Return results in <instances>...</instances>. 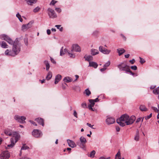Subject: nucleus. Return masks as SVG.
Here are the masks:
<instances>
[{
	"label": "nucleus",
	"mask_w": 159,
	"mask_h": 159,
	"mask_svg": "<svg viewBox=\"0 0 159 159\" xmlns=\"http://www.w3.org/2000/svg\"><path fill=\"white\" fill-rule=\"evenodd\" d=\"M0 38L2 40L6 41L9 44H13L12 51H9L8 49H7L5 52L6 55L14 57L20 52L21 45L18 40V39H16L13 42L10 37L5 34L0 35Z\"/></svg>",
	"instance_id": "1"
},
{
	"label": "nucleus",
	"mask_w": 159,
	"mask_h": 159,
	"mask_svg": "<svg viewBox=\"0 0 159 159\" xmlns=\"http://www.w3.org/2000/svg\"><path fill=\"white\" fill-rule=\"evenodd\" d=\"M4 133L7 135H11L12 136V137L11 139V144L7 145V147L8 148H11L13 147L15 143L19 139L20 135L17 132H13L12 134H11L10 131L8 130H5Z\"/></svg>",
	"instance_id": "2"
},
{
	"label": "nucleus",
	"mask_w": 159,
	"mask_h": 159,
	"mask_svg": "<svg viewBox=\"0 0 159 159\" xmlns=\"http://www.w3.org/2000/svg\"><path fill=\"white\" fill-rule=\"evenodd\" d=\"M117 67L120 71H125L126 73L127 71H129V67L125 62L120 63L117 65Z\"/></svg>",
	"instance_id": "3"
},
{
	"label": "nucleus",
	"mask_w": 159,
	"mask_h": 159,
	"mask_svg": "<svg viewBox=\"0 0 159 159\" xmlns=\"http://www.w3.org/2000/svg\"><path fill=\"white\" fill-rule=\"evenodd\" d=\"M80 142H77V145L81 148L84 150L86 149V143L87 142L85 138L83 136H81L80 138Z\"/></svg>",
	"instance_id": "4"
},
{
	"label": "nucleus",
	"mask_w": 159,
	"mask_h": 159,
	"mask_svg": "<svg viewBox=\"0 0 159 159\" xmlns=\"http://www.w3.org/2000/svg\"><path fill=\"white\" fill-rule=\"evenodd\" d=\"M48 14L50 18H54L57 17V16L54 10L49 8L48 9Z\"/></svg>",
	"instance_id": "5"
},
{
	"label": "nucleus",
	"mask_w": 159,
	"mask_h": 159,
	"mask_svg": "<svg viewBox=\"0 0 159 159\" xmlns=\"http://www.w3.org/2000/svg\"><path fill=\"white\" fill-rule=\"evenodd\" d=\"M14 119L18 122L24 123L25 122V120L26 119V117L24 116H20L18 115H16L14 116Z\"/></svg>",
	"instance_id": "6"
},
{
	"label": "nucleus",
	"mask_w": 159,
	"mask_h": 159,
	"mask_svg": "<svg viewBox=\"0 0 159 159\" xmlns=\"http://www.w3.org/2000/svg\"><path fill=\"white\" fill-rule=\"evenodd\" d=\"M10 156V154L8 151H3L0 155L1 159H8Z\"/></svg>",
	"instance_id": "7"
},
{
	"label": "nucleus",
	"mask_w": 159,
	"mask_h": 159,
	"mask_svg": "<svg viewBox=\"0 0 159 159\" xmlns=\"http://www.w3.org/2000/svg\"><path fill=\"white\" fill-rule=\"evenodd\" d=\"M32 134L36 138H39L42 135L41 131L39 129H34L32 132Z\"/></svg>",
	"instance_id": "8"
},
{
	"label": "nucleus",
	"mask_w": 159,
	"mask_h": 159,
	"mask_svg": "<svg viewBox=\"0 0 159 159\" xmlns=\"http://www.w3.org/2000/svg\"><path fill=\"white\" fill-rule=\"evenodd\" d=\"M128 119V120H127L126 122V124L127 125L132 124L135 120L136 118L134 116H131L130 117L129 116Z\"/></svg>",
	"instance_id": "9"
},
{
	"label": "nucleus",
	"mask_w": 159,
	"mask_h": 159,
	"mask_svg": "<svg viewBox=\"0 0 159 159\" xmlns=\"http://www.w3.org/2000/svg\"><path fill=\"white\" fill-rule=\"evenodd\" d=\"M99 50L100 52L105 54H108L111 52L110 50H107V49L104 48L103 46H99Z\"/></svg>",
	"instance_id": "10"
},
{
	"label": "nucleus",
	"mask_w": 159,
	"mask_h": 159,
	"mask_svg": "<svg viewBox=\"0 0 159 159\" xmlns=\"http://www.w3.org/2000/svg\"><path fill=\"white\" fill-rule=\"evenodd\" d=\"M32 25V23L31 22L27 24L23 25L22 26V30L23 31H26L31 27Z\"/></svg>",
	"instance_id": "11"
},
{
	"label": "nucleus",
	"mask_w": 159,
	"mask_h": 159,
	"mask_svg": "<svg viewBox=\"0 0 159 159\" xmlns=\"http://www.w3.org/2000/svg\"><path fill=\"white\" fill-rule=\"evenodd\" d=\"M89 101L90 103L88 105L89 108L92 111H94V110L93 109V107L94 106L95 103L93 102V99H89Z\"/></svg>",
	"instance_id": "12"
},
{
	"label": "nucleus",
	"mask_w": 159,
	"mask_h": 159,
	"mask_svg": "<svg viewBox=\"0 0 159 159\" xmlns=\"http://www.w3.org/2000/svg\"><path fill=\"white\" fill-rule=\"evenodd\" d=\"M67 141L69 147L74 148L76 146V145L73 141L70 139H67Z\"/></svg>",
	"instance_id": "13"
},
{
	"label": "nucleus",
	"mask_w": 159,
	"mask_h": 159,
	"mask_svg": "<svg viewBox=\"0 0 159 159\" xmlns=\"http://www.w3.org/2000/svg\"><path fill=\"white\" fill-rule=\"evenodd\" d=\"M115 121L114 119L112 117H108L106 120L107 123L108 125L114 123L115 122Z\"/></svg>",
	"instance_id": "14"
},
{
	"label": "nucleus",
	"mask_w": 159,
	"mask_h": 159,
	"mask_svg": "<svg viewBox=\"0 0 159 159\" xmlns=\"http://www.w3.org/2000/svg\"><path fill=\"white\" fill-rule=\"evenodd\" d=\"M129 116L127 114H124L122 115L119 118L120 120L124 122L125 123L127 120H128V118Z\"/></svg>",
	"instance_id": "15"
},
{
	"label": "nucleus",
	"mask_w": 159,
	"mask_h": 159,
	"mask_svg": "<svg viewBox=\"0 0 159 159\" xmlns=\"http://www.w3.org/2000/svg\"><path fill=\"white\" fill-rule=\"evenodd\" d=\"M72 49L76 52H80L81 51V49L79 46L77 44H74L72 46Z\"/></svg>",
	"instance_id": "16"
},
{
	"label": "nucleus",
	"mask_w": 159,
	"mask_h": 159,
	"mask_svg": "<svg viewBox=\"0 0 159 159\" xmlns=\"http://www.w3.org/2000/svg\"><path fill=\"white\" fill-rule=\"evenodd\" d=\"M35 120L37 121L39 124L42 125L43 126L44 125L43 120L41 118H37L35 119Z\"/></svg>",
	"instance_id": "17"
},
{
	"label": "nucleus",
	"mask_w": 159,
	"mask_h": 159,
	"mask_svg": "<svg viewBox=\"0 0 159 159\" xmlns=\"http://www.w3.org/2000/svg\"><path fill=\"white\" fill-rule=\"evenodd\" d=\"M117 52L118 53L119 55L121 56L125 52V50L123 48H120L117 50Z\"/></svg>",
	"instance_id": "18"
},
{
	"label": "nucleus",
	"mask_w": 159,
	"mask_h": 159,
	"mask_svg": "<svg viewBox=\"0 0 159 159\" xmlns=\"http://www.w3.org/2000/svg\"><path fill=\"white\" fill-rule=\"evenodd\" d=\"M61 76L60 75H57L56 76L55 80V84H57L61 80Z\"/></svg>",
	"instance_id": "19"
},
{
	"label": "nucleus",
	"mask_w": 159,
	"mask_h": 159,
	"mask_svg": "<svg viewBox=\"0 0 159 159\" xmlns=\"http://www.w3.org/2000/svg\"><path fill=\"white\" fill-rule=\"evenodd\" d=\"M89 66L93 67L95 68H96L98 66V64L95 62H89Z\"/></svg>",
	"instance_id": "20"
},
{
	"label": "nucleus",
	"mask_w": 159,
	"mask_h": 159,
	"mask_svg": "<svg viewBox=\"0 0 159 159\" xmlns=\"http://www.w3.org/2000/svg\"><path fill=\"white\" fill-rule=\"evenodd\" d=\"M91 54L92 55L94 56L99 53V51L97 49H92L91 50Z\"/></svg>",
	"instance_id": "21"
},
{
	"label": "nucleus",
	"mask_w": 159,
	"mask_h": 159,
	"mask_svg": "<svg viewBox=\"0 0 159 159\" xmlns=\"http://www.w3.org/2000/svg\"><path fill=\"white\" fill-rule=\"evenodd\" d=\"M37 0H26L27 3L29 5H31L35 3Z\"/></svg>",
	"instance_id": "22"
},
{
	"label": "nucleus",
	"mask_w": 159,
	"mask_h": 159,
	"mask_svg": "<svg viewBox=\"0 0 159 159\" xmlns=\"http://www.w3.org/2000/svg\"><path fill=\"white\" fill-rule=\"evenodd\" d=\"M63 80L66 82L69 83L71 82L72 81V79L69 77H66L64 78Z\"/></svg>",
	"instance_id": "23"
},
{
	"label": "nucleus",
	"mask_w": 159,
	"mask_h": 159,
	"mask_svg": "<svg viewBox=\"0 0 159 159\" xmlns=\"http://www.w3.org/2000/svg\"><path fill=\"white\" fill-rule=\"evenodd\" d=\"M116 121L117 123L121 126L123 127L125 125V124L126 123L125 122H123V121L120 120V119L117 120Z\"/></svg>",
	"instance_id": "24"
},
{
	"label": "nucleus",
	"mask_w": 159,
	"mask_h": 159,
	"mask_svg": "<svg viewBox=\"0 0 159 159\" xmlns=\"http://www.w3.org/2000/svg\"><path fill=\"white\" fill-rule=\"evenodd\" d=\"M139 133L138 131H137L136 133V135L134 138V139L136 141H138L139 140Z\"/></svg>",
	"instance_id": "25"
},
{
	"label": "nucleus",
	"mask_w": 159,
	"mask_h": 159,
	"mask_svg": "<svg viewBox=\"0 0 159 159\" xmlns=\"http://www.w3.org/2000/svg\"><path fill=\"white\" fill-rule=\"evenodd\" d=\"M84 58L85 59V60L89 61V62L90 61L93 59V57L90 55H85Z\"/></svg>",
	"instance_id": "26"
},
{
	"label": "nucleus",
	"mask_w": 159,
	"mask_h": 159,
	"mask_svg": "<svg viewBox=\"0 0 159 159\" xmlns=\"http://www.w3.org/2000/svg\"><path fill=\"white\" fill-rule=\"evenodd\" d=\"M139 109L142 111H146L148 110V109L144 105H141L139 107Z\"/></svg>",
	"instance_id": "27"
},
{
	"label": "nucleus",
	"mask_w": 159,
	"mask_h": 159,
	"mask_svg": "<svg viewBox=\"0 0 159 159\" xmlns=\"http://www.w3.org/2000/svg\"><path fill=\"white\" fill-rule=\"evenodd\" d=\"M0 44L1 45V47L2 48H7L8 45L5 42L2 41L1 43H0Z\"/></svg>",
	"instance_id": "28"
},
{
	"label": "nucleus",
	"mask_w": 159,
	"mask_h": 159,
	"mask_svg": "<svg viewBox=\"0 0 159 159\" xmlns=\"http://www.w3.org/2000/svg\"><path fill=\"white\" fill-rule=\"evenodd\" d=\"M52 73L51 72L49 71L48 73V75L46 77V79L47 80H49L52 78Z\"/></svg>",
	"instance_id": "29"
},
{
	"label": "nucleus",
	"mask_w": 159,
	"mask_h": 159,
	"mask_svg": "<svg viewBox=\"0 0 159 159\" xmlns=\"http://www.w3.org/2000/svg\"><path fill=\"white\" fill-rule=\"evenodd\" d=\"M153 93L156 95L159 94V86L153 90Z\"/></svg>",
	"instance_id": "30"
},
{
	"label": "nucleus",
	"mask_w": 159,
	"mask_h": 159,
	"mask_svg": "<svg viewBox=\"0 0 159 159\" xmlns=\"http://www.w3.org/2000/svg\"><path fill=\"white\" fill-rule=\"evenodd\" d=\"M44 63L46 66V70H48L50 67L49 64L48 62L47 61H44Z\"/></svg>",
	"instance_id": "31"
},
{
	"label": "nucleus",
	"mask_w": 159,
	"mask_h": 159,
	"mask_svg": "<svg viewBox=\"0 0 159 159\" xmlns=\"http://www.w3.org/2000/svg\"><path fill=\"white\" fill-rule=\"evenodd\" d=\"M115 159H121V154L120 151H119L116 155Z\"/></svg>",
	"instance_id": "32"
},
{
	"label": "nucleus",
	"mask_w": 159,
	"mask_h": 159,
	"mask_svg": "<svg viewBox=\"0 0 159 159\" xmlns=\"http://www.w3.org/2000/svg\"><path fill=\"white\" fill-rule=\"evenodd\" d=\"M55 27H56L57 29H59L60 31H63V28L61 27V25H55Z\"/></svg>",
	"instance_id": "33"
},
{
	"label": "nucleus",
	"mask_w": 159,
	"mask_h": 159,
	"mask_svg": "<svg viewBox=\"0 0 159 159\" xmlns=\"http://www.w3.org/2000/svg\"><path fill=\"white\" fill-rule=\"evenodd\" d=\"M152 116V113H151L148 116H145L144 117L142 120V121L143 122V119L144 118H145L146 120H147L149 119H150Z\"/></svg>",
	"instance_id": "34"
},
{
	"label": "nucleus",
	"mask_w": 159,
	"mask_h": 159,
	"mask_svg": "<svg viewBox=\"0 0 159 159\" xmlns=\"http://www.w3.org/2000/svg\"><path fill=\"white\" fill-rule=\"evenodd\" d=\"M16 16L18 18L20 21L22 22L23 21V19L21 17V15L19 13H17L16 14Z\"/></svg>",
	"instance_id": "35"
},
{
	"label": "nucleus",
	"mask_w": 159,
	"mask_h": 159,
	"mask_svg": "<svg viewBox=\"0 0 159 159\" xmlns=\"http://www.w3.org/2000/svg\"><path fill=\"white\" fill-rule=\"evenodd\" d=\"M29 148V147H28L27 146H26L25 144H24L23 145V146L22 147L21 149V151L22 150H26L27 149Z\"/></svg>",
	"instance_id": "36"
},
{
	"label": "nucleus",
	"mask_w": 159,
	"mask_h": 159,
	"mask_svg": "<svg viewBox=\"0 0 159 159\" xmlns=\"http://www.w3.org/2000/svg\"><path fill=\"white\" fill-rule=\"evenodd\" d=\"M85 93L86 95L88 96H89L91 93L90 91L88 89H85Z\"/></svg>",
	"instance_id": "37"
},
{
	"label": "nucleus",
	"mask_w": 159,
	"mask_h": 159,
	"mask_svg": "<svg viewBox=\"0 0 159 159\" xmlns=\"http://www.w3.org/2000/svg\"><path fill=\"white\" fill-rule=\"evenodd\" d=\"M95 154V151L94 150H93L91 152L89 156L91 157H94Z\"/></svg>",
	"instance_id": "38"
},
{
	"label": "nucleus",
	"mask_w": 159,
	"mask_h": 159,
	"mask_svg": "<svg viewBox=\"0 0 159 159\" xmlns=\"http://www.w3.org/2000/svg\"><path fill=\"white\" fill-rule=\"evenodd\" d=\"M40 9V8L39 7H37L33 10V12L36 13L39 11Z\"/></svg>",
	"instance_id": "39"
},
{
	"label": "nucleus",
	"mask_w": 159,
	"mask_h": 159,
	"mask_svg": "<svg viewBox=\"0 0 159 159\" xmlns=\"http://www.w3.org/2000/svg\"><path fill=\"white\" fill-rule=\"evenodd\" d=\"M151 108L155 112H158V110L157 107L152 106L151 107Z\"/></svg>",
	"instance_id": "40"
},
{
	"label": "nucleus",
	"mask_w": 159,
	"mask_h": 159,
	"mask_svg": "<svg viewBox=\"0 0 159 159\" xmlns=\"http://www.w3.org/2000/svg\"><path fill=\"white\" fill-rule=\"evenodd\" d=\"M110 64V61H108L103 66L104 67H107L109 66Z\"/></svg>",
	"instance_id": "41"
},
{
	"label": "nucleus",
	"mask_w": 159,
	"mask_h": 159,
	"mask_svg": "<svg viewBox=\"0 0 159 159\" xmlns=\"http://www.w3.org/2000/svg\"><path fill=\"white\" fill-rule=\"evenodd\" d=\"M57 2V1L54 0H52L50 3L49 5H54Z\"/></svg>",
	"instance_id": "42"
},
{
	"label": "nucleus",
	"mask_w": 159,
	"mask_h": 159,
	"mask_svg": "<svg viewBox=\"0 0 159 159\" xmlns=\"http://www.w3.org/2000/svg\"><path fill=\"white\" fill-rule=\"evenodd\" d=\"M65 53L63 51V47H62L61 49L60 52V55L61 56H62L64 55Z\"/></svg>",
	"instance_id": "43"
},
{
	"label": "nucleus",
	"mask_w": 159,
	"mask_h": 159,
	"mask_svg": "<svg viewBox=\"0 0 159 159\" xmlns=\"http://www.w3.org/2000/svg\"><path fill=\"white\" fill-rule=\"evenodd\" d=\"M81 107L84 108H87V104L85 102H84L82 103Z\"/></svg>",
	"instance_id": "44"
},
{
	"label": "nucleus",
	"mask_w": 159,
	"mask_h": 159,
	"mask_svg": "<svg viewBox=\"0 0 159 159\" xmlns=\"http://www.w3.org/2000/svg\"><path fill=\"white\" fill-rule=\"evenodd\" d=\"M68 54L70 57L72 58H74L75 57V55L72 53H70L69 52H68Z\"/></svg>",
	"instance_id": "45"
},
{
	"label": "nucleus",
	"mask_w": 159,
	"mask_h": 159,
	"mask_svg": "<svg viewBox=\"0 0 159 159\" xmlns=\"http://www.w3.org/2000/svg\"><path fill=\"white\" fill-rule=\"evenodd\" d=\"M131 68L134 70H137V67L136 66H131Z\"/></svg>",
	"instance_id": "46"
},
{
	"label": "nucleus",
	"mask_w": 159,
	"mask_h": 159,
	"mask_svg": "<svg viewBox=\"0 0 159 159\" xmlns=\"http://www.w3.org/2000/svg\"><path fill=\"white\" fill-rule=\"evenodd\" d=\"M24 41L25 44L27 46L28 45V41L27 38H25L24 39Z\"/></svg>",
	"instance_id": "47"
},
{
	"label": "nucleus",
	"mask_w": 159,
	"mask_h": 159,
	"mask_svg": "<svg viewBox=\"0 0 159 159\" xmlns=\"http://www.w3.org/2000/svg\"><path fill=\"white\" fill-rule=\"evenodd\" d=\"M55 9L56 11L59 13H60L61 11V10L60 8H56Z\"/></svg>",
	"instance_id": "48"
},
{
	"label": "nucleus",
	"mask_w": 159,
	"mask_h": 159,
	"mask_svg": "<svg viewBox=\"0 0 159 159\" xmlns=\"http://www.w3.org/2000/svg\"><path fill=\"white\" fill-rule=\"evenodd\" d=\"M73 115L76 118H78L77 113L75 110L74 111Z\"/></svg>",
	"instance_id": "49"
},
{
	"label": "nucleus",
	"mask_w": 159,
	"mask_h": 159,
	"mask_svg": "<svg viewBox=\"0 0 159 159\" xmlns=\"http://www.w3.org/2000/svg\"><path fill=\"white\" fill-rule=\"evenodd\" d=\"M140 59V62L142 63V64H143V63H144V62H145V61L142 58H141V57H139Z\"/></svg>",
	"instance_id": "50"
},
{
	"label": "nucleus",
	"mask_w": 159,
	"mask_h": 159,
	"mask_svg": "<svg viewBox=\"0 0 159 159\" xmlns=\"http://www.w3.org/2000/svg\"><path fill=\"white\" fill-rule=\"evenodd\" d=\"M50 60L54 64H55L56 63V61H55V60L53 59L52 57H50Z\"/></svg>",
	"instance_id": "51"
},
{
	"label": "nucleus",
	"mask_w": 159,
	"mask_h": 159,
	"mask_svg": "<svg viewBox=\"0 0 159 159\" xmlns=\"http://www.w3.org/2000/svg\"><path fill=\"white\" fill-rule=\"evenodd\" d=\"M29 121L31 123L33 124L35 126H37V125L36 124L35 122H34V121H32V120H30Z\"/></svg>",
	"instance_id": "52"
},
{
	"label": "nucleus",
	"mask_w": 159,
	"mask_h": 159,
	"mask_svg": "<svg viewBox=\"0 0 159 159\" xmlns=\"http://www.w3.org/2000/svg\"><path fill=\"white\" fill-rule=\"evenodd\" d=\"M86 125H88L89 127H91V128H92L93 129H94V128H93V127H92L93 125H91V124H89V123H87Z\"/></svg>",
	"instance_id": "53"
},
{
	"label": "nucleus",
	"mask_w": 159,
	"mask_h": 159,
	"mask_svg": "<svg viewBox=\"0 0 159 159\" xmlns=\"http://www.w3.org/2000/svg\"><path fill=\"white\" fill-rule=\"evenodd\" d=\"M135 61L134 59H133L132 60H130L129 61V62L131 64H133L134 62H135Z\"/></svg>",
	"instance_id": "54"
},
{
	"label": "nucleus",
	"mask_w": 159,
	"mask_h": 159,
	"mask_svg": "<svg viewBox=\"0 0 159 159\" xmlns=\"http://www.w3.org/2000/svg\"><path fill=\"white\" fill-rule=\"evenodd\" d=\"M127 72H129L130 74L133 75H134V74L130 70V68H129V71H127Z\"/></svg>",
	"instance_id": "55"
},
{
	"label": "nucleus",
	"mask_w": 159,
	"mask_h": 159,
	"mask_svg": "<svg viewBox=\"0 0 159 159\" xmlns=\"http://www.w3.org/2000/svg\"><path fill=\"white\" fill-rule=\"evenodd\" d=\"M142 119V118H138V119H137L136 121V123H138L141 120V119Z\"/></svg>",
	"instance_id": "56"
},
{
	"label": "nucleus",
	"mask_w": 159,
	"mask_h": 159,
	"mask_svg": "<svg viewBox=\"0 0 159 159\" xmlns=\"http://www.w3.org/2000/svg\"><path fill=\"white\" fill-rule=\"evenodd\" d=\"M106 69L107 68L106 67H103V68L101 69L100 70L101 72H103L105 71Z\"/></svg>",
	"instance_id": "57"
},
{
	"label": "nucleus",
	"mask_w": 159,
	"mask_h": 159,
	"mask_svg": "<svg viewBox=\"0 0 159 159\" xmlns=\"http://www.w3.org/2000/svg\"><path fill=\"white\" fill-rule=\"evenodd\" d=\"M47 32L48 35H49L51 34V31L50 30L48 29L47 30Z\"/></svg>",
	"instance_id": "58"
},
{
	"label": "nucleus",
	"mask_w": 159,
	"mask_h": 159,
	"mask_svg": "<svg viewBox=\"0 0 159 159\" xmlns=\"http://www.w3.org/2000/svg\"><path fill=\"white\" fill-rule=\"evenodd\" d=\"M93 102L95 103V102H98L99 101L98 98H97L95 99H93Z\"/></svg>",
	"instance_id": "59"
},
{
	"label": "nucleus",
	"mask_w": 159,
	"mask_h": 159,
	"mask_svg": "<svg viewBox=\"0 0 159 159\" xmlns=\"http://www.w3.org/2000/svg\"><path fill=\"white\" fill-rule=\"evenodd\" d=\"M129 56L130 55L129 54H127L125 55V57L126 58H128L129 57Z\"/></svg>",
	"instance_id": "60"
},
{
	"label": "nucleus",
	"mask_w": 159,
	"mask_h": 159,
	"mask_svg": "<svg viewBox=\"0 0 159 159\" xmlns=\"http://www.w3.org/2000/svg\"><path fill=\"white\" fill-rule=\"evenodd\" d=\"M116 131H117V132H119L120 130V128L119 127H116Z\"/></svg>",
	"instance_id": "61"
},
{
	"label": "nucleus",
	"mask_w": 159,
	"mask_h": 159,
	"mask_svg": "<svg viewBox=\"0 0 159 159\" xmlns=\"http://www.w3.org/2000/svg\"><path fill=\"white\" fill-rule=\"evenodd\" d=\"M98 33V31H95L94 32H93V34L94 35H96V34H97Z\"/></svg>",
	"instance_id": "62"
},
{
	"label": "nucleus",
	"mask_w": 159,
	"mask_h": 159,
	"mask_svg": "<svg viewBox=\"0 0 159 159\" xmlns=\"http://www.w3.org/2000/svg\"><path fill=\"white\" fill-rule=\"evenodd\" d=\"M41 82V83L42 84H43V83H44L45 82V79H43V80H39Z\"/></svg>",
	"instance_id": "63"
},
{
	"label": "nucleus",
	"mask_w": 159,
	"mask_h": 159,
	"mask_svg": "<svg viewBox=\"0 0 159 159\" xmlns=\"http://www.w3.org/2000/svg\"><path fill=\"white\" fill-rule=\"evenodd\" d=\"M99 159H107L105 157H100Z\"/></svg>",
	"instance_id": "64"
}]
</instances>
